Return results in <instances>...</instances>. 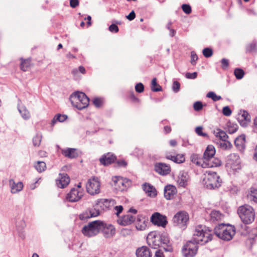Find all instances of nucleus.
Returning <instances> with one entry per match:
<instances>
[{
  "instance_id": "nucleus-18",
  "label": "nucleus",
  "mask_w": 257,
  "mask_h": 257,
  "mask_svg": "<svg viewBox=\"0 0 257 257\" xmlns=\"http://www.w3.org/2000/svg\"><path fill=\"white\" fill-rule=\"evenodd\" d=\"M234 145L240 152H244L245 149V136L244 134L237 137L234 140Z\"/></svg>"
},
{
  "instance_id": "nucleus-53",
  "label": "nucleus",
  "mask_w": 257,
  "mask_h": 257,
  "mask_svg": "<svg viewBox=\"0 0 257 257\" xmlns=\"http://www.w3.org/2000/svg\"><path fill=\"white\" fill-rule=\"evenodd\" d=\"M193 108L195 111H199L203 108V104L201 101H196L193 104Z\"/></svg>"
},
{
  "instance_id": "nucleus-10",
  "label": "nucleus",
  "mask_w": 257,
  "mask_h": 257,
  "mask_svg": "<svg viewBox=\"0 0 257 257\" xmlns=\"http://www.w3.org/2000/svg\"><path fill=\"white\" fill-rule=\"evenodd\" d=\"M100 184L97 178H93L92 179H89L86 184V188L87 192L91 195H95L100 192Z\"/></svg>"
},
{
  "instance_id": "nucleus-41",
  "label": "nucleus",
  "mask_w": 257,
  "mask_h": 257,
  "mask_svg": "<svg viewBox=\"0 0 257 257\" xmlns=\"http://www.w3.org/2000/svg\"><path fill=\"white\" fill-rule=\"evenodd\" d=\"M42 139V135L40 133H37L36 136L33 139V145L35 147L40 146Z\"/></svg>"
},
{
  "instance_id": "nucleus-32",
  "label": "nucleus",
  "mask_w": 257,
  "mask_h": 257,
  "mask_svg": "<svg viewBox=\"0 0 257 257\" xmlns=\"http://www.w3.org/2000/svg\"><path fill=\"white\" fill-rule=\"evenodd\" d=\"M18 108L19 112L21 113L22 117L24 119H28L30 117V114L29 110L27 109L25 106H22L20 107L19 105L18 106Z\"/></svg>"
},
{
  "instance_id": "nucleus-55",
  "label": "nucleus",
  "mask_w": 257,
  "mask_h": 257,
  "mask_svg": "<svg viewBox=\"0 0 257 257\" xmlns=\"http://www.w3.org/2000/svg\"><path fill=\"white\" fill-rule=\"evenodd\" d=\"M238 117H239L241 119H247L248 122L250 121V116L246 110H243L241 115Z\"/></svg>"
},
{
  "instance_id": "nucleus-52",
  "label": "nucleus",
  "mask_w": 257,
  "mask_h": 257,
  "mask_svg": "<svg viewBox=\"0 0 257 257\" xmlns=\"http://www.w3.org/2000/svg\"><path fill=\"white\" fill-rule=\"evenodd\" d=\"M232 111L228 106H225L222 108V113L226 116H229L231 115Z\"/></svg>"
},
{
  "instance_id": "nucleus-5",
  "label": "nucleus",
  "mask_w": 257,
  "mask_h": 257,
  "mask_svg": "<svg viewBox=\"0 0 257 257\" xmlns=\"http://www.w3.org/2000/svg\"><path fill=\"white\" fill-rule=\"evenodd\" d=\"M237 213L241 221L245 224L251 223L254 220L255 212L252 207L248 205L239 206Z\"/></svg>"
},
{
  "instance_id": "nucleus-6",
  "label": "nucleus",
  "mask_w": 257,
  "mask_h": 257,
  "mask_svg": "<svg viewBox=\"0 0 257 257\" xmlns=\"http://www.w3.org/2000/svg\"><path fill=\"white\" fill-rule=\"evenodd\" d=\"M103 221L95 220L90 222L84 226L82 229V233L84 236L91 237L96 235L103 228Z\"/></svg>"
},
{
  "instance_id": "nucleus-24",
  "label": "nucleus",
  "mask_w": 257,
  "mask_h": 257,
  "mask_svg": "<svg viewBox=\"0 0 257 257\" xmlns=\"http://www.w3.org/2000/svg\"><path fill=\"white\" fill-rule=\"evenodd\" d=\"M136 220V217L133 215L127 214L123 215L118 220V223L121 225L126 226L131 224Z\"/></svg>"
},
{
  "instance_id": "nucleus-20",
  "label": "nucleus",
  "mask_w": 257,
  "mask_h": 257,
  "mask_svg": "<svg viewBox=\"0 0 257 257\" xmlns=\"http://www.w3.org/2000/svg\"><path fill=\"white\" fill-rule=\"evenodd\" d=\"M164 197L168 200L171 199L177 193V189L173 185H167L164 188Z\"/></svg>"
},
{
  "instance_id": "nucleus-61",
  "label": "nucleus",
  "mask_w": 257,
  "mask_h": 257,
  "mask_svg": "<svg viewBox=\"0 0 257 257\" xmlns=\"http://www.w3.org/2000/svg\"><path fill=\"white\" fill-rule=\"evenodd\" d=\"M197 76V73L194 72L193 73L187 72L185 74V77L187 79H195Z\"/></svg>"
},
{
  "instance_id": "nucleus-31",
  "label": "nucleus",
  "mask_w": 257,
  "mask_h": 257,
  "mask_svg": "<svg viewBox=\"0 0 257 257\" xmlns=\"http://www.w3.org/2000/svg\"><path fill=\"white\" fill-rule=\"evenodd\" d=\"M247 199L254 203H257V189L251 187L247 195Z\"/></svg>"
},
{
  "instance_id": "nucleus-40",
  "label": "nucleus",
  "mask_w": 257,
  "mask_h": 257,
  "mask_svg": "<svg viewBox=\"0 0 257 257\" xmlns=\"http://www.w3.org/2000/svg\"><path fill=\"white\" fill-rule=\"evenodd\" d=\"M34 166L39 172H43L46 168V163L43 161H38Z\"/></svg>"
},
{
  "instance_id": "nucleus-30",
  "label": "nucleus",
  "mask_w": 257,
  "mask_h": 257,
  "mask_svg": "<svg viewBox=\"0 0 257 257\" xmlns=\"http://www.w3.org/2000/svg\"><path fill=\"white\" fill-rule=\"evenodd\" d=\"M166 158L177 164L182 163L185 161V156L183 154H177L176 156H173L168 154L166 155Z\"/></svg>"
},
{
  "instance_id": "nucleus-48",
  "label": "nucleus",
  "mask_w": 257,
  "mask_h": 257,
  "mask_svg": "<svg viewBox=\"0 0 257 257\" xmlns=\"http://www.w3.org/2000/svg\"><path fill=\"white\" fill-rule=\"evenodd\" d=\"M147 223L146 220H143L141 222L136 223L137 229L140 230H145L147 227Z\"/></svg>"
},
{
  "instance_id": "nucleus-35",
  "label": "nucleus",
  "mask_w": 257,
  "mask_h": 257,
  "mask_svg": "<svg viewBox=\"0 0 257 257\" xmlns=\"http://www.w3.org/2000/svg\"><path fill=\"white\" fill-rule=\"evenodd\" d=\"M246 51L248 53L256 52L257 42L256 40H253L251 43L246 46Z\"/></svg>"
},
{
  "instance_id": "nucleus-4",
  "label": "nucleus",
  "mask_w": 257,
  "mask_h": 257,
  "mask_svg": "<svg viewBox=\"0 0 257 257\" xmlns=\"http://www.w3.org/2000/svg\"><path fill=\"white\" fill-rule=\"evenodd\" d=\"M73 106L79 110L87 107L89 103V98L82 92L76 91L72 93L69 98Z\"/></svg>"
},
{
  "instance_id": "nucleus-56",
  "label": "nucleus",
  "mask_w": 257,
  "mask_h": 257,
  "mask_svg": "<svg viewBox=\"0 0 257 257\" xmlns=\"http://www.w3.org/2000/svg\"><path fill=\"white\" fill-rule=\"evenodd\" d=\"M25 222L23 219L21 220L19 222H16V226L18 230H23L26 227Z\"/></svg>"
},
{
  "instance_id": "nucleus-16",
  "label": "nucleus",
  "mask_w": 257,
  "mask_h": 257,
  "mask_svg": "<svg viewBox=\"0 0 257 257\" xmlns=\"http://www.w3.org/2000/svg\"><path fill=\"white\" fill-rule=\"evenodd\" d=\"M100 214V211L95 208L87 209L85 212L79 215V218L84 220L91 217H96Z\"/></svg>"
},
{
  "instance_id": "nucleus-43",
  "label": "nucleus",
  "mask_w": 257,
  "mask_h": 257,
  "mask_svg": "<svg viewBox=\"0 0 257 257\" xmlns=\"http://www.w3.org/2000/svg\"><path fill=\"white\" fill-rule=\"evenodd\" d=\"M30 61L29 60H25L21 58V69L24 71H26L30 66Z\"/></svg>"
},
{
  "instance_id": "nucleus-19",
  "label": "nucleus",
  "mask_w": 257,
  "mask_h": 257,
  "mask_svg": "<svg viewBox=\"0 0 257 257\" xmlns=\"http://www.w3.org/2000/svg\"><path fill=\"white\" fill-rule=\"evenodd\" d=\"M62 154L69 159H75L79 156L78 150L75 148H68L61 150Z\"/></svg>"
},
{
  "instance_id": "nucleus-7",
  "label": "nucleus",
  "mask_w": 257,
  "mask_h": 257,
  "mask_svg": "<svg viewBox=\"0 0 257 257\" xmlns=\"http://www.w3.org/2000/svg\"><path fill=\"white\" fill-rule=\"evenodd\" d=\"M188 220L189 215L185 211L177 212L173 218L174 225L183 230L186 228Z\"/></svg>"
},
{
  "instance_id": "nucleus-29",
  "label": "nucleus",
  "mask_w": 257,
  "mask_h": 257,
  "mask_svg": "<svg viewBox=\"0 0 257 257\" xmlns=\"http://www.w3.org/2000/svg\"><path fill=\"white\" fill-rule=\"evenodd\" d=\"M137 257H151L152 253L150 249L145 246L139 248L136 250Z\"/></svg>"
},
{
  "instance_id": "nucleus-33",
  "label": "nucleus",
  "mask_w": 257,
  "mask_h": 257,
  "mask_svg": "<svg viewBox=\"0 0 257 257\" xmlns=\"http://www.w3.org/2000/svg\"><path fill=\"white\" fill-rule=\"evenodd\" d=\"M191 161L196 164L198 166H201L203 163V158H201V157L196 154H193L190 157Z\"/></svg>"
},
{
  "instance_id": "nucleus-9",
  "label": "nucleus",
  "mask_w": 257,
  "mask_h": 257,
  "mask_svg": "<svg viewBox=\"0 0 257 257\" xmlns=\"http://www.w3.org/2000/svg\"><path fill=\"white\" fill-rule=\"evenodd\" d=\"M160 245L161 249H163L166 252H172L173 247L170 241L168 234L165 232H160Z\"/></svg>"
},
{
  "instance_id": "nucleus-17",
  "label": "nucleus",
  "mask_w": 257,
  "mask_h": 257,
  "mask_svg": "<svg viewBox=\"0 0 257 257\" xmlns=\"http://www.w3.org/2000/svg\"><path fill=\"white\" fill-rule=\"evenodd\" d=\"M103 228L101 231L103 233V235L106 238H109L113 236L115 233V229L114 226L111 224H107L103 221Z\"/></svg>"
},
{
  "instance_id": "nucleus-13",
  "label": "nucleus",
  "mask_w": 257,
  "mask_h": 257,
  "mask_svg": "<svg viewBox=\"0 0 257 257\" xmlns=\"http://www.w3.org/2000/svg\"><path fill=\"white\" fill-rule=\"evenodd\" d=\"M83 196V193L79 191L75 188H72L67 194L66 200L71 202H75L81 199Z\"/></svg>"
},
{
  "instance_id": "nucleus-39",
  "label": "nucleus",
  "mask_w": 257,
  "mask_h": 257,
  "mask_svg": "<svg viewBox=\"0 0 257 257\" xmlns=\"http://www.w3.org/2000/svg\"><path fill=\"white\" fill-rule=\"evenodd\" d=\"M210 217L212 221H217L221 219L222 215L219 211L213 210L210 213Z\"/></svg>"
},
{
  "instance_id": "nucleus-15",
  "label": "nucleus",
  "mask_w": 257,
  "mask_h": 257,
  "mask_svg": "<svg viewBox=\"0 0 257 257\" xmlns=\"http://www.w3.org/2000/svg\"><path fill=\"white\" fill-rule=\"evenodd\" d=\"M155 170L158 174L164 176L170 173L171 168L170 166L163 163H158L155 165Z\"/></svg>"
},
{
  "instance_id": "nucleus-42",
  "label": "nucleus",
  "mask_w": 257,
  "mask_h": 257,
  "mask_svg": "<svg viewBox=\"0 0 257 257\" xmlns=\"http://www.w3.org/2000/svg\"><path fill=\"white\" fill-rule=\"evenodd\" d=\"M234 74L237 79H242L244 75V72L241 68H235L234 70Z\"/></svg>"
},
{
  "instance_id": "nucleus-34",
  "label": "nucleus",
  "mask_w": 257,
  "mask_h": 257,
  "mask_svg": "<svg viewBox=\"0 0 257 257\" xmlns=\"http://www.w3.org/2000/svg\"><path fill=\"white\" fill-rule=\"evenodd\" d=\"M114 184L115 185L118 186L119 187L120 185H122V186H124L125 188H126L127 186H129L131 184V181L128 179H122V178L117 179V180L114 181ZM121 190H123L124 188H120Z\"/></svg>"
},
{
  "instance_id": "nucleus-12",
  "label": "nucleus",
  "mask_w": 257,
  "mask_h": 257,
  "mask_svg": "<svg viewBox=\"0 0 257 257\" xmlns=\"http://www.w3.org/2000/svg\"><path fill=\"white\" fill-rule=\"evenodd\" d=\"M151 221L153 224L163 227H165L168 223L166 216L159 212H155L152 215Z\"/></svg>"
},
{
  "instance_id": "nucleus-59",
  "label": "nucleus",
  "mask_w": 257,
  "mask_h": 257,
  "mask_svg": "<svg viewBox=\"0 0 257 257\" xmlns=\"http://www.w3.org/2000/svg\"><path fill=\"white\" fill-rule=\"evenodd\" d=\"M109 31L112 33H117L119 31L118 26L116 24H112L109 26Z\"/></svg>"
},
{
  "instance_id": "nucleus-45",
  "label": "nucleus",
  "mask_w": 257,
  "mask_h": 257,
  "mask_svg": "<svg viewBox=\"0 0 257 257\" xmlns=\"http://www.w3.org/2000/svg\"><path fill=\"white\" fill-rule=\"evenodd\" d=\"M216 136L219 138V141H227L226 140L228 138V136L226 135V133L220 130H219V131L217 133Z\"/></svg>"
},
{
  "instance_id": "nucleus-14",
  "label": "nucleus",
  "mask_w": 257,
  "mask_h": 257,
  "mask_svg": "<svg viewBox=\"0 0 257 257\" xmlns=\"http://www.w3.org/2000/svg\"><path fill=\"white\" fill-rule=\"evenodd\" d=\"M116 204V202L113 199H99L96 201V205L100 206L103 210L110 209L113 206Z\"/></svg>"
},
{
  "instance_id": "nucleus-46",
  "label": "nucleus",
  "mask_w": 257,
  "mask_h": 257,
  "mask_svg": "<svg viewBox=\"0 0 257 257\" xmlns=\"http://www.w3.org/2000/svg\"><path fill=\"white\" fill-rule=\"evenodd\" d=\"M206 96L208 98H211L214 101H218L221 99V97L219 95H217L215 93L212 91L209 92Z\"/></svg>"
},
{
  "instance_id": "nucleus-47",
  "label": "nucleus",
  "mask_w": 257,
  "mask_h": 257,
  "mask_svg": "<svg viewBox=\"0 0 257 257\" xmlns=\"http://www.w3.org/2000/svg\"><path fill=\"white\" fill-rule=\"evenodd\" d=\"M203 56L206 58H209L213 55V50L210 48H205L202 51Z\"/></svg>"
},
{
  "instance_id": "nucleus-63",
  "label": "nucleus",
  "mask_w": 257,
  "mask_h": 257,
  "mask_svg": "<svg viewBox=\"0 0 257 257\" xmlns=\"http://www.w3.org/2000/svg\"><path fill=\"white\" fill-rule=\"evenodd\" d=\"M116 164L118 167H125L127 165V163L123 160H117Z\"/></svg>"
},
{
  "instance_id": "nucleus-11",
  "label": "nucleus",
  "mask_w": 257,
  "mask_h": 257,
  "mask_svg": "<svg viewBox=\"0 0 257 257\" xmlns=\"http://www.w3.org/2000/svg\"><path fill=\"white\" fill-rule=\"evenodd\" d=\"M240 157L237 154H230L227 157L226 166L232 170H237L240 168Z\"/></svg>"
},
{
  "instance_id": "nucleus-25",
  "label": "nucleus",
  "mask_w": 257,
  "mask_h": 257,
  "mask_svg": "<svg viewBox=\"0 0 257 257\" xmlns=\"http://www.w3.org/2000/svg\"><path fill=\"white\" fill-rule=\"evenodd\" d=\"M143 190L146 192L148 196L151 197H155L157 196V193L156 188L151 184L145 183L142 185Z\"/></svg>"
},
{
  "instance_id": "nucleus-21",
  "label": "nucleus",
  "mask_w": 257,
  "mask_h": 257,
  "mask_svg": "<svg viewBox=\"0 0 257 257\" xmlns=\"http://www.w3.org/2000/svg\"><path fill=\"white\" fill-rule=\"evenodd\" d=\"M116 159L115 156L113 154L108 153L103 155L100 159L99 161L100 163L104 166H108L113 163Z\"/></svg>"
},
{
  "instance_id": "nucleus-57",
  "label": "nucleus",
  "mask_w": 257,
  "mask_h": 257,
  "mask_svg": "<svg viewBox=\"0 0 257 257\" xmlns=\"http://www.w3.org/2000/svg\"><path fill=\"white\" fill-rule=\"evenodd\" d=\"M135 90L138 93H142L144 91V86L143 83L140 82L135 86Z\"/></svg>"
},
{
  "instance_id": "nucleus-38",
  "label": "nucleus",
  "mask_w": 257,
  "mask_h": 257,
  "mask_svg": "<svg viewBox=\"0 0 257 257\" xmlns=\"http://www.w3.org/2000/svg\"><path fill=\"white\" fill-rule=\"evenodd\" d=\"M227 132L230 134L235 133L238 130V125L236 123H231L228 121L227 123Z\"/></svg>"
},
{
  "instance_id": "nucleus-8",
  "label": "nucleus",
  "mask_w": 257,
  "mask_h": 257,
  "mask_svg": "<svg viewBox=\"0 0 257 257\" xmlns=\"http://www.w3.org/2000/svg\"><path fill=\"white\" fill-rule=\"evenodd\" d=\"M160 232L154 231L150 232L147 237V243L151 247L156 249L160 245Z\"/></svg>"
},
{
  "instance_id": "nucleus-2",
  "label": "nucleus",
  "mask_w": 257,
  "mask_h": 257,
  "mask_svg": "<svg viewBox=\"0 0 257 257\" xmlns=\"http://www.w3.org/2000/svg\"><path fill=\"white\" fill-rule=\"evenodd\" d=\"M214 233L218 238L225 241H229L235 235V229L233 225L220 223L215 227Z\"/></svg>"
},
{
  "instance_id": "nucleus-1",
  "label": "nucleus",
  "mask_w": 257,
  "mask_h": 257,
  "mask_svg": "<svg viewBox=\"0 0 257 257\" xmlns=\"http://www.w3.org/2000/svg\"><path fill=\"white\" fill-rule=\"evenodd\" d=\"M210 231L204 230L202 225L196 227L192 239L188 241L182 248V253L184 257H194L197 253L198 244L204 245L212 239Z\"/></svg>"
},
{
  "instance_id": "nucleus-44",
  "label": "nucleus",
  "mask_w": 257,
  "mask_h": 257,
  "mask_svg": "<svg viewBox=\"0 0 257 257\" xmlns=\"http://www.w3.org/2000/svg\"><path fill=\"white\" fill-rule=\"evenodd\" d=\"M67 115L65 114H57L52 120V123H55L56 121L63 122L67 118Z\"/></svg>"
},
{
  "instance_id": "nucleus-60",
  "label": "nucleus",
  "mask_w": 257,
  "mask_h": 257,
  "mask_svg": "<svg viewBox=\"0 0 257 257\" xmlns=\"http://www.w3.org/2000/svg\"><path fill=\"white\" fill-rule=\"evenodd\" d=\"M221 67L223 69H226L229 66V61L226 58H223L221 60Z\"/></svg>"
},
{
  "instance_id": "nucleus-51",
  "label": "nucleus",
  "mask_w": 257,
  "mask_h": 257,
  "mask_svg": "<svg viewBox=\"0 0 257 257\" xmlns=\"http://www.w3.org/2000/svg\"><path fill=\"white\" fill-rule=\"evenodd\" d=\"M202 126H197L195 128L196 133L199 136H202L204 137H208V135L202 132Z\"/></svg>"
},
{
  "instance_id": "nucleus-3",
  "label": "nucleus",
  "mask_w": 257,
  "mask_h": 257,
  "mask_svg": "<svg viewBox=\"0 0 257 257\" xmlns=\"http://www.w3.org/2000/svg\"><path fill=\"white\" fill-rule=\"evenodd\" d=\"M206 175L202 183L204 187L209 190L215 189L221 186L222 180L215 172L206 171Z\"/></svg>"
},
{
  "instance_id": "nucleus-26",
  "label": "nucleus",
  "mask_w": 257,
  "mask_h": 257,
  "mask_svg": "<svg viewBox=\"0 0 257 257\" xmlns=\"http://www.w3.org/2000/svg\"><path fill=\"white\" fill-rule=\"evenodd\" d=\"M189 176L185 171L180 172L177 180V184L180 187H185L187 185Z\"/></svg>"
},
{
  "instance_id": "nucleus-23",
  "label": "nucleus",
  "mask_w": 257,
  "mask_h": 257,
  "mask_svg": "<svg viewBox=\"0 0 257 257\" xmlns=\"http://www.w3.org/2000/svg\"><path fill=\"white\" fill-rule=\"evenodd\" d=\"M215 152L214 147L212 145H208L203 154V161H210V160L212 159Z\"/></svg>"
},
{
  "instance_id": "nucleus-62",
  "label": "nucleus",
  "mask_w": 257,
  "mask_h": 257,
  "mask_svg": "<svg viewBox=\"0 0 257 257\" xmlns=\"http://www.w3.org/2000/svg\"><path fill=\"white\" fill-rule=\"evenodd\" d=\"M237 120L241 126L246 127L247 125V122H248L247 119H241L239 117H238Z\"/></svg>"
},
{
  "instance_id": "nucleus-54",
  "label": "nucleus",
  "mask_w": 257,
  "mask_h": 257,
  "mask_svg": "<svg viewBox=\"0 0 257 257\" xmlns=\"http://www.w3.org/2000/svg\"><path fill=\"white\" fill-rule=\"evenodd\" d=\"M180 88V83L179 82H178L177 81H174L173 83V85H172L173 91L174 92L177 93L179 91Z\"/></svg>"
},
{
  "instance_id": "nucleus-50",
  "label": "nucleus",
  "mask_w": 257,
  "mask_h": 257,
  "mask_svg": "<svg viewBox=\"0 0 257 257\" xmlns=\"http://www.w3.org/2000/svg\"><path fill=\"white\" fill-rule=\"evenodd\" d=\"M183 11L186 14H190L192 10L191 6L188 4H183L181 6Z\"/></svg>"
},
{
  "instance_id": "nucleus-37",
  "label": "nucleus",
  "mask_w": 257,
  "mask_h": 257,
  "mask_svg": "<svg viewBox=\"0 0 257 257\" xmlns=\"http://www.w3.org/2000/svg\"><path fill=\"white\" fill-rule=\"evenodd\" d=\"M151 90L153 92H159L162 90L161 86L157 82L156 78H154L151 82Z\"/></svg>"
},
{
  "instance_id": "nucleus-27",
  "label": "nucleus",
  "mask_w": 257,
  "mask_h": 257,
  "mask_svg": "<svg viewBox=\"0 0 257 257\" xmlns=\"http://www.w3.org/2000/svg\"><path fill=\"white\" fill-rule=\"evenodd\" d=\"M9 185L11 187V192L13 194L20 192L23 188V184L22 182H19L16 183L13 179L9 180Z\"/></svg>"
},
{
  "instance_id": "nucleus-58",
  "label": "nucleus",
  "mask_w": 257,
  "mask_h": 257,
  "mask_svg": "<svg viewBox=\"0 0 257 257\" xmlns=\"http://www.w3.org/2000/svg\"><path fill=\"white\" fill-rule=\"evenodd\" d=\"M191 63L192 65H195L196 64V61L198 59V56L195 52L192 51L191 53Z\"/></svg>"
},
{
  "instance_id": "nucleus-49",
  "label": "nucleus",
  "mask_w": 257,
  "mask_h": 257,
  "mask_svg": "<svg viewBox=\"0 0 257 257\" xmlns=\"http://www.w3.org/2000/svg\"><path fill=\"white\" fill-rule=\"evenodd\" d=\"M93 104L97 108L100 107L103 102V99L101 98L95 97L93 100Z\"/></svg>"
},
{
  "instance_id": "nucleus-36",
  "label": "nucleus",
  "mask_w": 257,
  "mask_h": 257,
  "mask_svg": "<svg viewBox=\"0 0 257 257\" xmlns=\"http://www.w3.org/2000/svg\"><path fill=\"white\" fill-rule=\"evenodd\" d=\"M217 143L219 147L224 150H230L232 147V144L228 141H219Z\"/></svg>"
},
{
  "instance_id": "nucleus-64",
  "label": "nucleus",
  "mask_w": 257,
  "mask_h": 257,
  "mask_svg": "<svg viewBox=\"0 0 257 257\" xmlns=\"http://www.w3.org/2000/svg\"><path fill=\"white\" fill-rule=\"evenodd\" d=\"M155 257H165L163 249H159L156 251Z\"/></svg>"
},
{
  "instance_id": "nucleus-28",
  "label": "nucleus",
  "mask_w": 257,
  "mask_h": 257,
  "mask_svg": "<svg viewBox=\"0 0 257 257\" xmlns=\"http://www.w3.org/2000/svg\"><path fill=\"white\" fill-rule=\"evenodd\" d=\"M221 161L220 159L217 158H212V160L210 161L205 162L203 161V163L202 165L203 168H212L216 167L221 166Z\"/></svg>"
},
{
  "instance_id": "nucleus-22",
  "label": "nucleus",
  "mask_w": 257,
  "mask_h": 257,
  "mask_svg": "<svg viewBox=\"0 0 257 257\" xmlns=\"http://www.w3.org/2000/svg\"><path fill=\"white\" fill-rule=\"evenodd\" d=\"M59 176L61 177L59 179L56 180V184L58 187L64 188L70 182L69 177L67 174L65 173H60Z\"/></svg>"
}]
</instances>
